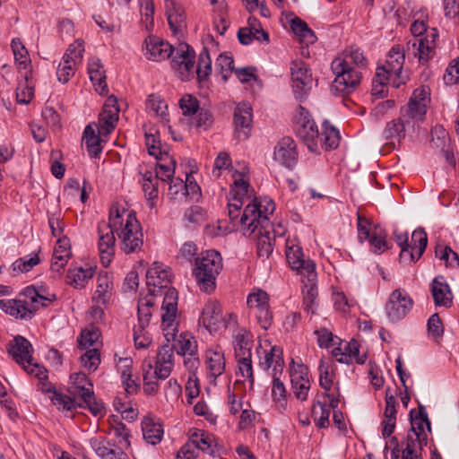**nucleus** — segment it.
Masks as SVG:
<instances>
[{
    "label": "nucleus",
    "instance_id": "37998d69",
    "mask_svg": "<svg viewBox=\"0 0 459 459\" xmlns=\"http://www.w3.org/2000/svg\"><path fill=\"white\" fill-rule=\"evenodd\" d=\"M158 160L155 173H153L156 179L161 181H168L174 178L176 161L167 152L156 158Z\"/></svg>",
    "mask_w": 459,
    "mask_h": 459
},
{
    "label": "nucleus",
    "instance_id": "aec40b11",
    "mask_svg": "<svg viewBox=\"0 0 459 459\" xmlns=\"http://www.w3.org/2000/svg\"><path fill=\"white\" fill-rule=\"evenodd\" d=\"M438 38V30L436 28H431L423 37L409 41L408 46L411 45L414 48V56L418 58L420 64L426 65L434 58Z\"/></svg>",
    "mask_w": 459,
    "mask_h": 459
},
{
    "label": "nucleus",
    "instance_id": "58836bf2",
    "mask_svg": "<svg viewBox=\"0 0 459 459\" xmlns=\"http://www.w3.org/2000/svg\"><path fill=\"white\" fill-rule=\"evenodd\" d=\"M302 283L304 284L303 289V306L304 309L310 314H315L317 303L316 299L318 295L316 281L317 273H316L315 279L309 281L308 279L302 277Z\"/></svg>",
    "mask_w": 459,
    "mask_h": 459
},
{
    "label": "nucleus",
    "instance_id": "052dcab7",
    "mask_svg": "<svg viewBox=\"0 0 459 459\" xmlns=\"http://www.w3.org/2000/svg\"><path fill=\"white\" fill-rule=\"evenodd\" d=\"M146 105L147 108L152 111L157 117H160L165 122L169 121L167 117L168 106L160 96L154 94L150 95Z\"/></svg>",
    "mask_w": 459,
    "mask_h": 459
},
{
    "label": "nucleus",
    "instance_id": "7ed1b4c3",
    "mask_svg": "<svg viewBox=\"0 0 459 459\" xmlns=\"http://www.w3.org/2000/svg\"><path fill=\"white\" fill-rule=\"evenodd\" d=\"M110 225L116 230L120 241V248L126 254L141 250L143 234L141 224L133 211L114 204L109 210Z\"/></svg>",
    "mask_w": 459,
    "mask_h": 459
},
{
    "label": "nucleus",
    "instance_id": "13d9d810",
    "mask_svg": "<svg viewBox=\"0 0 459 459\" xmlns=\"http://www.w3.org/2000/svg\"><path fill=\"white\" fill-rule=\"evenodd\" d=\"M257 255L262 259H266L270 256L273 250V241L271 236V231H266L264 235L261 230H257Z\"/></svg>",
    "mask_w": 459,
    "mask_h": 459
},
{
    "label": "nucleus",
    "instance_id": "f3484780",
    "mask_svg": "<svg viewBox=\"0 0 459 459\" xmlns=\"http://www.w3.org/2000/svg\"><path fill=\"white\" fill-rule=\"evenodd\" d=\"M171 66L182 81L189 80L195 68L194 49L187 44H179L171 57Z\"/></svg>",
    "mask_w": 459,
    "mask_h": 459
},
{
    "label": "nucleus",
    "instance_id": "c9c22d12",
    "mask_svg": "<svg viewBox=\"0 0 459 459\" xmlns=\"http://www.w3.org/2000/svg\"><path fill=\"white\" fill-rule=\"evenodd\" d=\"M72 385L69 388V394L78 398H88L93 394V385L82 372L71 375Z\"/></svg>",
    "mask_w": 459,
    "mask_h": 459
},
{
    "label": "nucleus",
    "instance_id": "c85d7f7f",
    "mask_svg": "<svg viewBox=\"0 0 459 459\" xmlns=\"http://www.w3.org/2000/svg\"><path fill=\"white\" fill-rule=\"evenodd\" d=\"M221 322L222 315L220 304L216 300H209L203 308L199 323L212 333L219 329Z\"/></svg>",
    "mask_w": 459,
    "mask_h": 459
},
{
    "label": "nucleus",
    "instance_id": "2eb2a0df",
    "mask_svg": "<svg viewBox=\"0 0 459 459\" xmlns=\"http://www.w3.org/2000/svg\"><path fill=\"white\" fill-rule=\"evenodd\" d=\"M247 304L260 327L264 330L269 329L273 323V313L268 294L261 289H255L248 294Z\"/></svg>",
    "mask_w": 459,
    "mask_h": 459
},
{
    "label": "nucleus",
    "instance_id": "6ab92c4d",
    "mask_svg": "<svg viewBox=\"0 0 459 459\" xmlns=\"http://www.w3.org/2000/svg\"><path fill=\"white\" fill-rule=\"evenodd\" d=\"M292 89L295 98L299 101L305 100L312 88V75L302 61H293L290 66Z\"/></svg>",
    "mask_w": 459,
    "mask_h": 459
},
{
    "label": "nucleus",
    "instance_id": "0e129e2a",
    "mask_svg": "<svg viewBox=\"0 0 459 459\" xmlns=\"http://www.w3.org/2000/svg\"><path fill=\"white\" fill-rule=\"evenodd\" d=\"M86 351L81 355V363L90 372L95 371L100 363V354L97 348L87 349Z\"/></svg>",
    "mask_w": 459,
    "mask_h": 459
},
{
    "label": "nucleus",
    "instance_id": "dca6fc26",
    "mask_svg": "<svg viewBox=\"0 0 459 459\" xmlns=\"http://www.w3.org/2000/svg\"><path fill=\"white\" fill-rule=\"evenodd\" d=\"M286 259L292 270L302 277L313 281L316 276V264L310 259H304L302 248L293 241L286 242Z\"/></svg>",
    "mask_w": 459,
    "mask_h": 459
},
{
    "label": "nucleus",
    "instance_id": "49530a36",
    "mask_svg": "<svg viewBox=\"0 0 459 459\" xmlns=\"http://www.w3.org/2000/svg\"><path fill=\"white\" fill-rule=\"evenodd\" d=\"M142 186L147 198V205L151 209L154 208V200L158 197V179L155 178L153 172L147 170L143 174Z\"/></svg>",
    "mask_w": 459,
    "mask_h": 459
},
{
    "label": "nucleus",
    "instance_id": "8fccbe9b",
    "mask_svg": "<svg viewBox=\"0 0 459 459\" xmlns=\"http://www.w3.org/2000/svg\"><path fill=\"white\" fill-rule=\"evenodd\" d=\"M93 273L94 271L91 267L69 269L66 275L67 282L74 288H82L93 276Z\"/></svg>",
    "mask_w": 459,
    "mask_h": 459
},
{
    "label": "nucleus",
    "instance_id": "3c124183",
    "mask_svg": "<svg viewBox=\"0 0 459 459\" xmlns=\"http://www.w3.org/2000/svg\"><path fill=\"white\" fill-rule=\"evenodd\" d=\"M410 129H411V127L405 124V122L401 121V117H399L397 120H393L387 123L383 131V135L386 140L394 139L401 141L403 138H404L405 132Z\"/></svg>",
    "mask_w": 459,
    "mask_h": 459
},
{
    "label": "nucleus",
    "instance_id": "e433bc0d",
    "mask_svg": "<svg viewBox=\"0 0 459 459\" xmlns=\"http://www.w3.org/2000/svg\"><path fill=\"white\" fill-rule=\"evenodd\" d=\"M205 357L208 377L214 381L218 377L222 375L225 370L226 362L224 353L219 350H208Z\"/></svg>",
    "mask_w": 459,
    "mask_h": 459
},
{
    "label": "nucleus",
    "instance_id": "c03bdc74",
    "mask_svg": "<svg viewBox=\"0 0 459 459\" xmlns=\"http://www.w3.org/2000/svg\"><path fill=\"white\" fill-rule=\"evenodd\" d=\"M11 48L18 69L25 71L24 76L27 78L30 67V59L27 48L19 38L13 39Z\"/></svg>",
    "mask_w": 459,
    "mask_h": 459
},
{
    "label": "nucleus",
    "instance_id": "ea45409f",
    "mask_svg": "<svg viewBox=\"0 0 459 459\" xmlns=\"http://www.w3.org/2000/svg\"><path fill=\"white\" fill-rule=\"evenodd\" d=\"M90 446L101 459H126V455L122 451H116L108 446V442L102 437H91L89 440Z\"/></svg>",
    "mask_w": 459,
    "mask_h": 459
},
{
    "label": "nucleus",
    "instance_id": "6e6552de",
    "mask_svg": "<svg viewBox=\"0 0 459 459\" xmlns=\"http://www.w3.org/2000/svg\"><path fill=\"white\" fill-rule=\"evenodd\" d=\"M193 274L199 288L212 292L216 287V277L222 269V258L219 252L207 250L195 259Z\"/></svg>",
    "mask_w": 459,
    "mask_h": 459
},
{
    "label": "nucleus",
    "instance_id": "338daca9",
    "mask_svg": "<svg viewBox=\"0 0 459 459\" xmlns=\"http://www.w3.org/2000/svg\"><path fill=\"white\" fill-rule=\"evenodd\" d=\"M196 347V342L187 333H181L177 341L178 353L184 357L195 353Z\"/></svg>",
    "mask_w": 459,
    "mask_h": 459
},
{
    "label": "nucleus",
    "instance_id": "a19ab883",
    "mask_svg": "<svg viewBox=\"0 0 459 459\" xmlns=\"http://www.w3.org/2000/svg\"><path fill=\"white\" fill-rule=\"evenodd\" d=\"M396 399L394 394H390L388 390L385 394V420L383 421V436L389 437L395 428L396 421Z\"/></svg>",
    "mask_w": 459,
    "mask_h": 459
},
{
    "label": "nucleus",
    "instance_id": "9b49d317",
    "mask_svg": "<svg viewBox=\"0 0 459 459\" xmlns=\"http://www.w3.org/2000/svg\"><path fill=\"white\" fill-rule=\"evenodd\" d=\"M429 101L428 88L420 87L414 90L407 105L401 108V121L405 122L414 130L417 124L423 122Z\"/></svg>",
    "mask_w": 459,
    "mask_h": 459
},
{
    "label": "nucleus",
    "instance_id": "9d476101",
    "mask_svg": "<svg viewBox=\"0 0 459 459\" xmlns=\"http://www.w3.org/2000/svg\"><path fill=\"white\" fill-rule=\"evenodd\" d=\"M233 178V185L231 186L230 195L233 196V200L231 203H229V217L231 222L235 226H239V209L248 202V204H252L254 201H258V199L255 198L254 200H250L252 196V191L250 190V185L248 182V177L247 172L243 169L242 171L234 170L232 173ZM262 199H259L261 201Z\"/></svg>",
    "mask_w": 459,
    "mask_h": 459
},
{
    "label": "nucleus",
    "instance_id": "bb28decb",
    "mask_svg": "<svg viewBox=\"0 0 459 459\" xmlns=\"http://www.w3.org/2000/svg\"><path fill=\"white\" fill-rule=\"evenodd\" d=\"M337 343L338 346L332 350V355L338 362L350 364L355 359L359 364L364 363L365 357L359 356V344L356 341L345 342L339 339Z\"/></svg>",
    "mask_w": 459,
    "mask_h": 459
},
{
    "label": "nucleus",
    "instance_id": "4d7b16f0",
    "mask_svg": "<svg viewBox=\"0 0 459 459\" xmlns=\"http://www.w3.org/2000/svg\"><path fill=\"white\" fill-rule=\"evenodd\" d=\"M332 407L330 404H325L321 402H317L313 406L312 415L316 425L321 429H325L329 426V417L331 414Z\"/></svg>",
    "mask_w": 459,
    "mask_h": 459
},
{
    "label": "nucleus",
    "instance_id": "412c9836",
    "mask_svg": "<svg viewBox=\"0 0 459 459\" xmlns=\"http://www.w3.org/2000/svg\"><path fill=\"white\" fill-rule=\"evenodd\" d=\"M413 300L403 290H394L385 305L387 317L392 322L402 320L412 308Z\"/></svg>",
    "mask_w": 459,
    "mask_h": 459
},
{
    "label": "nucleus",
    "instance_id": "f257e3e1",
    "mask_svg": "<svg viewBox=\"0 0 459 459\" xmlns=\"http://www.w3.org/2000/svg\"><path fill=\"white\" fill-rule=\"evenodd\" d=\"M171 272L161 264L154 263L146 273L148 291L162 298L160 307L161 329L166 342L176 340L180 314L178 308V294L171 283Z\"/></svg>",
    "mask_w": 459,
    "mask_h": 459
},
{
    "label": "nucleus",
    "instance_id": "5701e85b",
    "mask_svg": "<svg viewBox=\"0 0 459 459\" xmlns=\"http://www.w3.org/2000/svg\"><path fill=\"white\" fill-rule=\"evenodd\" d=\"M144 56L154 62H160L172 57L175 48L160 37L151 35L147 37L143 44Z\"/></svg>",
    "mask_w": 459,
    "mask_h": 459
},
{
    "label": "nucleus",
    "instance_id": "f8f14e48",
    "mask_svg": "<svg viewBox=\"0 0 459 459\" xmlns=\"http://www.w3.org/2000/svg\"><path fill=\"white\" fill-rule=\"evenodd\" d=\"M84 52V42L82 39H76L72 43L56 68L57 80L62 83H66L75 74L78 65L82 62Z\"/></svg>",
    "mask_w": 459,
    "mask_h": 459
},
{
    "label": "nucleus",
    "instance_id": "79ce46f5",
    "mask_svg": "<svg viewBox=\"0 0 459 459\" xmlns=\"http://www.w3.org/2000/svg\"><path fill=\"white\" fill-rule=\"evenodd\" d=\"M143 438L151 445L159 444L163 437L164 431L161 424L152 418H144L142 421Z\"/></svg>",
    "mask_w": 459,
    "mask_h": 459
},
{
    "label": "nucleus",
    "instance_id": "39448f33",
    "mask_svg": "<svg viewBox=\"0 0 459 459\" xmlns=\"http://www.w3.org/2000/svg\"><path fill=\"white\" fill-rule=\"evenodd\" d=\"M25 299H1L0 309L20 319H30L40 307L56 299V295L43 286H28L23 290Z\"/></svg>",
    "mask_w": 459,
    "mask_h": 459
},
{
    "label": "nucleus",
    "instance_id": "f704fd0d",
    "mask_svg": "<svg viewBox=\"0 0 459 459\" xmlns=\"http://www.w3.org/2000/svg\"><path fill=\"white\" fill-rule=\"evenodd\" d=\"M168 22L173 32L181 30L186 25V17L180 4L175 0H165Z\"/></svg>",
    "mask_w": 459,
    "mask_h": 459
},
{
    "label": "nucleus",
    "instance_id": "69168bd1",
    "mask_svg": "<svg viewBox=\"0 0 459 459\" xmlns=\"http://www.w3.org/2000/svg\"><path fill=\"white\" fill-rule=\"evenodd\" d=\"M435 254L437 257L446 262V266L451 268L459 266V256L450 247L439 245L436 247Z\"/></svg>",
    "mask_w": 459,
    "mask_h": 459
},
{
    "label": "nucleus",
    "instance_id": "603ef678",
    "mask_svg": "<svg viewBox=\"0 0 459 459\" xmlns=\"http://www.w3.org/2000/svg\"><path fill=\"white\" fill-rule=\"evenodd\" d=\"M238 38L241 44L248 45L254 39L258 41H269V35L261 28H241L238 32Z\"/></svg>",
    "mask_w": 459,
    "mask_h": 459
},
{
    "label": "nucleus",
    "instance_id": "4468645a",
    "mask_svg": "<svg viewBox=\"0 0 459 459\" xmlns=\"http://www.w3.org/2000/svg\"><path fill=\"white\" fill-rule=\"evenodd\" d=\"M405 54L403 48L399 45L394 46L386 55L384 65L377 66V69H384L389 79L392 80V86L398 88L404 84L409 76L403 72Z\"/></svg>",
    "mask_w": 459,
    "mask_h": 459
},
{
    "label": "nucleus",
    "instance_id": "20e7f679",
    "mask_svg": "<svg viewBox=\"0 0 459 459\" xmlns=\"http://www.w3.org/2000/svg\"><path fill=\"white\" fill-rule=\"evenodd\" d=\"M274 210L275 204L269 198L246 204L239 218L240 230L245 235H251L257 230H261L264 235L266 231H271L274 242L276 237H282L285 233V229L281 224L275 226L269 221V215H272Z\"/></svg>",
    "mask_w": 459,
    "mask_h": 459
},
{
    "label": "nucleus",
    "instance_id": "72a5a7b5",
    "mask_svg": "<svg viewBox=\"0 0 459 459\" xmlns=\"http://www.w3.org/2000/svg\"><path fill=\"white\" fill-rule=\"evenodd\" d=\"M189 438L197 451L214 455L216 445L212 435L202 429H191L189 430Z\"/></svg>",
    "mask_w": 459,
    "mask_h": 459
},
{
    "label": "nucleus",
    "instance_id": "7c9ffc66",
    "mask_svg": "<svg viewBox=\"0 0 459 459\" xmlns=\"http://www.w3.org/2000/svg\"><path fill=\"white\" fill-rule=\"evenodd\" d=\"M430 291L437 307H451L453 294L444 277L437 276L434 278L430 285Z\"/></svg>",
    "mask_w": 459,
    "mask_h": 459
},
{
    "label": "nucleus",
    "instance_id": "1a4fd4ad",
    "mask_svg": "<svg viewBox=\"0 0 459 459\" xmlns=\"http://www.w3.org/2000/svg\"><path fill=\"white\" fill-rule=\"evenodd\" d=\"M8 351L13 359L20 364L26 372L35 376L40 381L48 379L47 369L39 364L33 362V349L27 339L17 335L10 342Z\"/></svg>",
    "mask_w": 459,
    "mask_h": 459
},
{
    "label": "nucleus",
    "instance_id": "c756f323",
    "mask_svg": "<svg viewBox=\"0 0 459 459\" xmlns=\"http://www.w3.org/2000/svg\"><path fill=\"white\" fill-rule=\"evenodd\" d=\"M257 353L259 356L260 368L264 370H268L272 368L274 375L282 370L284 362L282 358V349L281 347L276 345L271 346L268 351H257Z\"/></svg>",
    "mask_w": 459,
    "mask_h": 459
},
{
    "label": "nucleus",
    "instance_id": "a878e982",
    "mask_svg": "<svg viewBox=\"0 0 459 459\" xmlns=\"http://www.w3.org/2000/svg\"><path fill=\"white\" fill-rule=\"evenodd\" d=\"M252 108L248 103L238 104L234 111L235 135L238 140H246L251 131Z\"/></svg>",
    "mask_w": 459,
    "mask_h": 459
},
{
    "label": "nucleus",
    "instance_id": "f03ea898",
    "mask_svg": "<svg viewBox=\"0 0 459 459\" xmlns=\"http://www.w3.org/2000/svg\"><path fill=\"white\" fill-rule=\"evenodd\" d=\"M368 60L359 48H350L334 58L331 68L335 75L331 91L338 94H349L357 88L362 78Z\"/></svg>",
    "mask_w": 459,
    "mask_h": 459
},
{
    "label": "nucleus",
    "instance_id": "ddd939ff",
    "mask_svg": "<svg viewBox=\"0 0 459 459\" xmlns=\"http://www.w3.org/2000/svg\"><path fill=\"white\" fill-rule=\"evenodd\" d=\"M295 131L309 151H317L319 140L317 126L309 112L302 106L298 108V113L295 117Z\"/></svg>",
    "mask_w": 459,
    "mask_h": 459
},
{
    "label": "nucleus",
    "instance_id": "0eeeda50",
    "mask_svg": "<svg viewBox=\"0 0 459 459\" xmlns=\"http://www.w3.org/2000/svg\"><path fill=\"white\" fill-rule=\"evenodd\" d=\"M420 417L411 420V429L408 432L406 439L402 442L399 448L395 437L390 439V445L394 446L391 451L392 459H418V452L420 448V439L424 435L425 428L430 431V421L424 411H420Z\"/></svg>",
    "mask_w": 459,
    "mask_h": 459
},
{
    "label": "nucleus",
    "instance_id": "b1692460",
    "mask_svg": "<svg viewBox=\"0 0 459 459\" xmlns=\"http://www.w3.org/2000/svg\"><path fill=\"white\" fill-rule=\"evenodd\" d=\"M120 108L117 106V99L111 95L103 105L98 123V132L101 135H108L116 128L118 122Z\"/></svg>",
    "mask_w": 459,
    "mask_h": 459
},
{
    "label": "nucleus",
    "instance_id": "473e14b6",
    "mask_svg": "<svg viewBox=\"0 0 459 459\" xmlns=\"http://www.w3.org/2000/svg\"><path fill=\"white\" fill-rule=\"evenodd\" d=\"M88 74L95 91L100 94H106L108 92L106 74L99 58L92 57L89 60Z\"/></svg>",
    "mask_w": 459,
    "mask_h": 459
},
{
    "label": "nucleus",
    "instance_id": "423d86ee",
    "mask_svg": "<svg viewBox=\"0 0 459 459\" xmlns=\"http://www.w3.org/2000/svg\"><path fill=\"white\" fill-rule=\"evenodd\" d=\"M173 346L163 344L156 359H145L143 362V389L148 394H154L159 389V380L169 377L174 367Z\"/></svg>",
    "mask_w": 459,
    "mask_h": 459
},
{
    "label": "nucleus",
    "instance_id": "774afa93",
    "mask_svg": "<svg viewBox=\"0 0 459 459\" xmlns=\"http://www.w3.org/2000/svg\"><path fill=\"white\" fill-rule=\"evenodd\" d=\"M100 333L97 328L84 329L79 339V347L82 350L96 348L95 344L99 341Z\"/></svg>",
    "mask_w": 459,
    "mask_h": 459
},
{
    "label": "nucleus",
    "instance_id": "2f4dec72",
    "mask_svg": "<svg viewBox=\"0 0 459 459\" xmlns=\"http://www.w3.org/2000/svg\"><path fill=\"white\" fill-rule=\"evenodd\" d=\"M70 247V240L66 237L57 239L51 262L52 271L60 273L64 269L71 257Z\"/></svg>",
    "mask_w": 459,
    "mask_h": 459
},
{
    "label": "nucleus",
    "instance_id": "680f3d73",
    "mask_svg": "<svg viewBox=\"0 0 459 459\" xmlns=\"http://www.w3.org/2000/svg\"><path fill=\"white\" fill-rule=\"evenodd\" d=\"M388 83L392 85V80L387 77L385 71L384 69H377L372 82V94L380 98L384 97Z\"/></svg>",
    "mask_w": 459,
    "mask_h": 459
},
{
    "label": "nucleus",
    "instance_id": "a18cd8bd",
    "mask_svg": "<svg viewBox=\"0 0 459 459\" xmlns=\"http://www.w3.org/2000/svg\"><path fill=\"white\" fill-rule=\"evenodd\" d=\"M112 290V281L107 273L100 274L97 278V288L92 297V300L98 305L106 304Z\"/></svg>",
    "mask_w": 459,
    "mask_h": 459
},
{
    "label": "nucleus",
    "instance_id": "cd10ccee",
    "mask_svg": "<svg viewBox=\"0 0 459 459\" xmlns=\"http://www.w3.org/2000/svg\"><path fill=\"white\" fill-rule=\"evenodd\" d=\"M273 157L281 165L293 168L298 160L295 141L290 137H283L275 146Z\"/></svg>",
    "mask_w": 459,
    "mask_h": 459
},
{
    "label": "nucleus",
    "instance_id": "4c0bfd02",
    "mask_svg": "<svg viewBox=\"0 0 459 459\" xmlns=\"http://www.w3.org/2000/svg\"><path fill=\"white\" fill-rule=\"evenodd\" d=\"M253 344L252 333L245 328L238 329L233 334V345L235 357L252 356L251 349Z\"/></svg>",
    "mask_w": 459,
    "mask_h": 459
},
{
    "label": "nucleus",
    "instance_id": "09e8293b",
    "mask_svg": "<svg viewBox=\"0 0 459 459\" xmlns=\"http://www.w3.org/2000/svg\"><path fill=\"white\" fill-rule=\"evenodd\" d=\"M157 296H152L150 292L146 296H141L138 300V322L142 326L149 325L152 316V307L155 304Z\"/></svg>",
    "mask_w": 459,
    "mask_h": 459
},
{
    "label": "nucleus",
    "instance_id": "393cba45",
    "mask_svg": "<svg viewBox=\"0 0 459 459\" xmlns=\"http://www.w3.org/2000/svg\"><path fill=\"white\" fill-rule=\"evenodd\" d=\"M428 244V237L423 229H417L411 234V245L401 247L400 259L407 263H414L424 253Z\"/></svg>",
    "mask_w": 459,
    "mask_h": 459
},
{
    "label": "nucleus",
    "instance_id": "864d4df0",
    "mask_svg": "<svg viewBox=\"0 0 459 459\" xmlns=\"http://www.w3.org/2000/svg\"><path fill=\"white\" fill-rule=\"evenodd\" d=\"M322 128L323 132L321 134H319L318 144L320 143L322 146H325V149L337 148L340 142L338 130L326 122L323 124Z\"/></svg>",
    "mask_w": 459,
    "mask_h": 459
},
{
    "label": "nucleus",
    "instance_id": "a211bd4d",
    "mask_svg": "<svg viewBox=\"0 0 459 459\" xmlns=\"http://www.w3.org/2000/svg\"><path fill=\"white\" fill-rule=\"evenodd\" d=\"M318 370L320 386L325 390V395L328 398L330 406L335 409L339 404L341 393L338 385L333 386L334 364L321 359Z\"/></svg>",
    "mask_w": 459,
    "mask_h": 459
},
{
    "label": "nucleus",
    "instance_id": "de8ad7c7",
    "mask_svg": "<svg viewBox=\"0 0 459 459\" xmlns=\"http://www.w3.org/2000/svg\"><path fill=\"white\" fill-rule=\"evenodd\" d=\"M44 391L52 394L50 400L58 410L71 411L78 407L77 397L63 394L50 385H47Z\"/></svg>",
    "mask_w": 459,
    "mask_h": 459
},
{
    "label": "nucleus",
    "instance_id": "5fc2aeb1",
    "mask_svg": "<svg viewBox=\"0 0 459 459\" xmlns=\"http://www.w3.org/2000/svg\"><path fill=\"white\" fill-rule=\"evenodd\" d=\"M83 141L86 149L91 157H97L101 152L100 134L95 133L94 128L89 125L83 132Z\"/></svg>",
    "mask_w": 459,
    "mask_h": 459
},
{
    "label": "nucleus",
    "instance_id": "bf43d9fd",
    "mask_svg": "<svg viewBox=\"0 0 459 459\" xmlns=\"http://www.w3.org/2000/svg\"><path fill=\"white\" fill-rule=\"evenodd\" d=\"M39 264V257L37 254L32 253L24 257L17 259L12 264L14 273H22L30 272L34 266Z\"/></svg>",
    "mask_w": 459,
    "mask_h": 459
},
{
    "label": "nucleus",
    "instance_id": "e2e57ef3",
    "mask_svg": "<svg viewBox=\"0 0 459 459\" xmlns=\"http://www.w3.org/2000/svg\"><path fill=\"white\" fill-rule=\"evenodd\" d=\"M251 357L252 356L236 357L238 361V371L236 374L237 376H240L244 379L247 380L250 383V385H253L255 378Z\"/></svg>",
    "mask_w": 459,
    "mask_h": 459
},
{
    "label": "nucleus",
    "instance_id": "6e6d98bb",
    "mask_svg": "<svg viewBox=\"0 0 459 459\" xmlns=\"http://www.w3.org/2000/svg\"><path fill=\"white\" fill-rule=\"evenodd\" d=\"M291 30L307 45L313 44L316 41V38L313 30L299 18L291 21Z\"/></svg>",
    "mask_w": 459,
    "mask_h": 459
},
{
    "label": "nucleus",
    "instance_id": "4be33fe9",
    "mask_svg": "<svg viewBox=\"0 0 459 459\" xmlns=\"http://www.w3.org/2000/svg\"><path fill=\"white\" fill-rule=\"evenodd\" d=\"M110 221L108 223L101 222L98 225L99 242L98 248L100 256V262L107 267L111 263L115 255L116 230L112 229Z\"/></svg>",
    "mask_w": 459,
    "mask_h": 459
}]
</instances>
